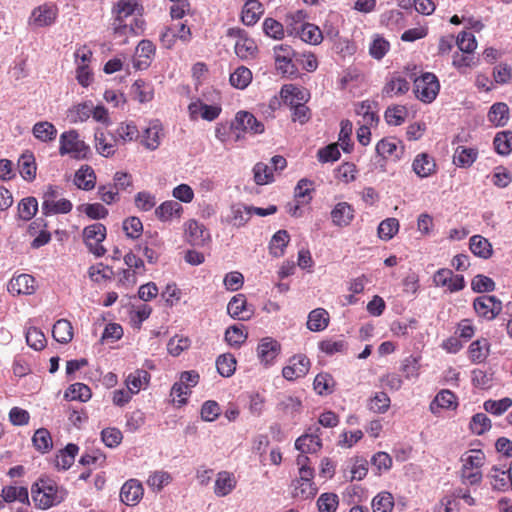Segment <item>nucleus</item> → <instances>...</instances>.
Instances as JSON below:
<instances>
[{
	"label": "nucleus",
	"mask_w": 512,
	"mask_h": 512,
	"mask_svg": "<svg viewBox=\"0 0 512 512\" xmlns=\"http://www.w3.org/2000/svg\"><path fill=\"white\" fill-rule=\"evenodd\" d=\"M59 144V153L62 156L69 154L74 159L82 160L87 159L91 153L89 145L79 139L76 130L63 132L60 135Z\"/></svg>",
	"instance_id": "7ed1b4c3"
},
{
	"label": "nucleus",
	"mask_w": 512,
	"mask_h": 512,
	"mask_svg": "<svg viewBox=\"0 0 512 512\" xmlns=\"http://www.w3.org/2000/svg\"><path fill=\"white\" fill-rule=\"evenodd\" d=\"M377 102L365 100L355 106V113L361 117L358 121L359 125H367L373 127L379 122V116L377 114Z\"/></svg>",
	"instance_id": "2eb2a0df"
},
{
	"label": "nucleus",
	"mask_w": 512,
	"mask_h": 512,
	"mask_svg": "<svg viewBox=\"0 0 512 512\" xmlns=\"http://www.w3.org/2000/svg\"><path fill=\"white\" fill-rule=\"evenodd\" d=\"M188 110L192 119H196L198 114L206 121H214L217 119L222 111L220 104H207L198 99L191 102Z\"/></svg>",
	"instance_id": "ddd939ff"
},
{
	"label": "nucleus",
	"mask_w": 512,
	"mask_h": 512,
	"mask_svg": "<svg viewBox=\"0 0 512 512\" xmlns=\"http://www.w3.org/2000/svg\"><path fill=\"white\" fill-rule=\"evenodd\" d=\"M495 151L506 156L512 151V131L505 130L498 132L493 140Z\"/></svg>",
	"instance_id": "09e8293b"
},
{
	"label": "nucleus",
	"mask_w": 512,
	"mask_h": 512,
	"mask_svg": "<svg viewBox=\"0 0 512 512\" xmlns=\"http://www.w3.org/2000/svg\"><path fill=\"white\" fill-rule=\"evenodd\" d=\"M231 129L238 132L261 134L264 132V124L258 121L252 113L239 111L231 124Z\"/></svg>",
	"instance_id": "6e6552de"
},
{
	"label": "nucleus",
	"mask_w": 512,
	"mask_h": 512,
	"mask_svg": "<svg viewBox=\"0 0 512 512\" xmlns=\"http://www.w3.org/2000/svg\"><path fill=\"white\" fill-rule=\"evenodd\" d=\"M8 291L13 295L33 294L35 292V279L29 274L18 275L10 280Z\"/></svg>",
	"instance_id": "a211bd4d"
},
{
	"label": "nucleus",
	"mask_w": 512,
	"mask_h": 512,
	"mask_svg": "<svg viewBox=\"0 0 512 512\" xmlns=\"http://www.w3.org/2000/svg\"><path fill=\"white\" fill-rule=\"evenodd\" d=\"M229 81L233 87L245 89L252 81V73L247 67L240 66L230 74Z\"/></svg>",
	"instance_id": "864d4df0"
},
{
	"label": "nucleus",
	"mask_w": 512,
	"mask_h": 512,
	"mask_svg": "<svg viewBox=\"0 0 512 512\" xmlns=\"http://www.w3.org/2000/svg\"><path fill=\"white\" fill-rule=\"evenodd\" d=\"M321 447V439H317V436L312 439L311 436L303 434L295 441V448L301 453H316Z\"/></svg>",
	"instance_id": "13d9d810"
},
{
	"label": "nucleus",
	"mask_w": 512,
	"mask_h": 512,
	"mask_svg": "<svg viewBox=\"0 0 512 512\" xmlns=\"http://www.w3.org/2000/svg\"><path fill=\"white\" fill-rule=\"evenodd\" d=\"M276 70L284 77L297 78L299 76V68L296 62V56H281L275 60Z\"/></svg>",
	"instance_id": "473e14b6"
},
{
	"label": "nucleus",
	"mask_w": 512,
	"mask_h": 512,
	"mask_svg": "<svg viewBox=\"0 0 512 512\" xmlns=\"http://www.w3.org/2000/svg\"><path fill=\"white\" fill-rule=\"evenodd\" d=\"M216 367L219 374L223 377H230L236 370V359L231 353L218 356Z\"/></svg>",
	"instance_id": "6e6d98bb"
},
{
	"label": "nucleus",
	"mask_w": 512,
	"mask_h": 512,
	"mask_svg": "<svg viewBox=\"0 0 512 512\" xmlns=\"http://www.w3.org/2000/svg\"><path fill=\"white\" fill-rule=\"evenodd\" d=\"M237 485L235 476L228 471H221L217 474L214 493L217 497H225L229 495Z\"/></svg>",
	"instance_id": "5701e85b"
},
{
	"label": "nucleus",
	"mask_w": 512,
	"mask_h": 512,
	"mask_svg": "<svg viewBox=\"0 0 512 512\" xmlns=\"http://www.w3.org/2000/svg\"><path fill=\"white\" fill-rule=\"evenodd\" d=\"M511 407L512 399L509 397H504L499 400L488 399L483 404L484 410L495 416H500L504 414Z\"/></svg>",
	"instance_id": "5fc2aeb1"
},
{
	"label": "nucleus",
	"mask_w": 512,
	"mask_h": 512,
	"mask_svg": "<svg viewBox=\"0 0 512 512\" xmlns=\"http://www.w3.org/2000/svg\"><path fill=\"white\" fill-rule=\"evenodd\" d=\"M412 169L418 177L426 178L435 172L436 163L427 153H420L415 157Z\"/></svg>",
	"instance_id": "b1692460"
},
{
	"label": "nucleus",
	"mask_w": 512,
	"mask_h": 512,
	"mask_svg": "<svg viewBox=\"0 0 512 512\" xmlns=\"http://www.w3.org/2000/svg\"><path fill=\"white\" fill-rule=\"evenodd\" d=\"M280 351V343L271 337L261 339L257 347L258 358L265 366L272 365Z\"/></svg>",
	"instance_id": "f8f14e48"
},
{
	"label": "nucleus",
	"mask_w": 512,
	"mask_h": 512,
	"mask_svg": "<svg viewBox=\"0 0 512 512\" xmlns=\"http://www.w3.org/2000/svg\"><path fill=\"white\" fill-rule=\"evenodd\" d=\"M302 408L301 400L292 395L282 394L278 398L276 410L286 416H295L299 414Z\"/></svg>",
	"instance_id": "393cba45"
},
{
	"label": "nucleus",
	"mask_w": 512,
	"mask_h": 512,
	"mask_svg": "<svg viewBox=\"0 0 512 512\" xmlns=\"http://www.w3.org/2000/svg\"><path fill=\"white\" fill-rule=\"evenodd\" d=\"M456 400L457 398L453 392L445 389L441 390L430 403V411L437 414L440 409L456 408L458 405Z\"/></svg>",
	"instance_id": "a878e982"
},
{
	"label": "nucleus",
	"mask_w": 512,
	"mask_h": 512,
	"mask_svg": "<svg viewBox=\"0 0 512 512\" xmlns=\"http://www.w3.org/2000/svg\"><path fill=\"white\" fill-rule=\"evenodd\" d=\"M391 400L389 396L381 391L376 392L367 402V408L373 413H385L390 407Z\"/></svg>",
	"instance_id": "603ef678"
},
{
	"label": "nucleus",
	"mask_w": 512,
	"mask_h": 512,
	"mask_svg": "<svg viewBox=\"0 0 512 512\" xmlns=\"http://www.w3.org/2000/svg\"><path fill=\"white\" fill-rule=\"evenodd\" d=\"M131 92L140 103L149 102L153 99L152 89L142 79H138L133 83Z\"/></svg>",
	"instance_id": "69168bd1"
},
{
	"label": "nucleus",
	"mask_w": 512,
	"mask_h": 512,
	"mask_svg": "<svg viewBox=\"0 0 512 512\" xmlns=\"http://www.w3.org/2000/svg\"><path fill=\"white\" fill-rule=\"evenodd\" d=\"M84 242L92 254L101 257L106 253L102 242L106 238V227L101 223L86 226L83 230Z\"/></svg>",
	"instance_id": "39448f33"
},
{
	"label": "nucleus",
	"mask_w": 512,
	"mask_h": 512,
	"mask_svg": "<svg viewBox=\"0 0 512 512\" xmlns=\"http://www.w3.org/2000/svg\"><path fill=\"white\" fill-rule=\"evenodd\" d=\"M56 15L57 8L55 6L43 4L33 10L30 21L37 27H45L55 21Z\"/></svg>",
	"instance_id": "6ab92c4d"
},
{
	"label": "nucleus",
	"mask_w": 512,
	"mask_h": 512,
	"mask_svg": "<svg viewBox=\"0 0 512 512\" xmlns=\"http://www.w3.org/2000/svg\"><path fill=\"white\" fill-rule=\"evenodd\" d=\"M228 314L238 320H248L252 310L248 309L247 301L243 294H237L231 298L227 305Z\"/></svg>",
	"instance_id": "aec40b11"
},
{
	"label": "nucleus",
	"mask_w": 512,
	"mask_h": 512,
	"mask_svg": "<svg viewBox=\"0 0 512 512\" xmlns=\"http://www.w3.org/2000/svg\"><path fill=\"white\" fill-rule=\"evenodd\" d=\"M263 14V6L258 0H248L241 13L242 22L246 26L254 25Z\"/></svg>",
	"instance_id": "cd10ccee"
},
{
	"label": "nucleus",
	"mask_w": 512,
	"mask_h": 512,
	"mask_svg": "<svg viewBox=\"0 0 512 512\" xmlns=\"http://www.w3.org/2000/svg\"><path fill=\"white\" fill-rule=\"evenodd\" d=\"M75 185L82 190H92L96 184V175L94 170L88 166H82L75 174Z\"/></svg>",
	"instance_id": "c85d7f7f"
},
{
	"label": "nucleus",
	"mask_w": 512,
	"mask_h": 512,
	"mask_svg": "<svg viewBox=\"0 0 512 512\" xmlns=\"http://www.w3.org/2000/svg\"><path fill=\"white\" fill-rule=\"evenodd\" d=\"M334 384V379L330 374L319 373L314 379L313 387L317 394L328 395L334 391Z\"/></svg>",
	"instance_id": "bf43d9fd"
},
{
	"label": "nucleus",
	"mask_w": 512,
	"mask_h": 512,
	"mask_svg": "<svg viewBox=\"0 0 512 512\" xmlns=\"http://www.w3.org/2000/svg\"><path fill=\"white\" fill-rule=\"evenodd\" d=\"M476 314L486 320H493L502 311V302L495 296L482 295L474 299Z\"/></svg>",
	"instance_id": "423d86ee"
},
{
	"label": "nucleus",
	"mask_w": 512,
	"mask_h": 512,
	"mask_svg": "<svg viewBox=\"0 0 512 512\" xmlns=\"http://www.w3.org/2000/svg\"><path fill=\"white\" fill-rule=\"evenodd\" d=\"M462 468L478 469L485 463V454L482 450L472 449L461 456Z\"/></svg>",
	"instance_id": "de8ad7c7"
},
{
	"label": "nucleus",
	"mask_w": 512,
	"mask_h": 512,
	"mask_svg": "<svg viewBox=\"0 0 512 512\" xmlns=\"http://www.w3.org/2000/svg\"><path fill=\"white\" fill-rule=\"evenodd\" d=\"M19 171L23 179L32 181L36 177V163L34 155L30 152L22 154L18 161Z\"/></svg>",
	"instance_id": "c03bdc74"
},
{
	"label": "nucleus",
	"mask_w": 512,
	"mask_h": 512,
	"mask_svg": "<svg viewBox=\"0 0 512 512\" xmlns=\"http://www.w3.org/2000/svg\"><path fill=\"white\" fill-rule=\"evenodd\" d=\"M329 314L323 308L312 310L308 315L307 328L313 332H320L327 328Z\"/></svg>",
	"instance_id": "c756f323"
},
{
	"label": "nucleus",
	"mask_w": 512,
	"mask_h": 512,
	"mask_svg": "<svg viewBox=\"0 0 512 512\" xmlns=\"http://www.w3.org/2000/svg\"><path fill=\"white\" fill-rule=\"evenodd\" d=\"M253 173L257 185H266L274 181L273 169L263 162L255 164Z\"/></svg>",
	"instance_id": "e2e57ef3"
},
{
	"label": "nucleus",
	"mask_w": 512,
	"mask_h": 512,
	"mask_svg": "<svg viewBox=\"0 0 512 512\" xmlns=\"http://www.w3.org/2000/svg\"><path fill=\"white\" fill-rule=\"evenodd\" d=\"M52 336L61 344L69 343L73 338L72 324L66 319L57 320L53 325Z\"/></svg>",
	"instance_id": "72a5a7b5"
},
{
	"label": "nucleus",
	"mask_w": 512,
	"mask_h": 512,
	"mask_svg": "<svg viewBox=\"0 0 512 512\" xmlns=\"http://www.w3.org/2000/svg\"><path fill=\"white\" fill-rule=\"evenodd\" d=\"M72 203L68 199H60L58 201L47 200L42 203V212L49 216L53 214H66L72 210Z\"/></svg>",
	"instance_id": "a19ab883"
},
{
	"label": "nucleus",
	"mask_w": 512,
	"mask_h": 512,
	"mask_svg": "<svg viewBox=\"0 0 512 512\" xmlns=\"http://www.w3.org/2000/svg\"><path fill=\"white\" fill-rule=\"evenodd\" d=\"M91 389L83 383H74L65 392V398L86 402L91 398Z\"/></svg>",
	"instance_id": "4d7b16f0"
},
{
	"label": "nucleus",
	"mask_w": 512,
	"mask_h": 512,
	"mask_svg": "<svg viewBox=\"0 0 512 512\" xmlns=\"http://www.w3.org/2000/svg\"><path fill=\"white\" fill-rule=\"evenodd\" d=\"M310 360L303 354L294 355L289 360V365L282 370V375L286 380L292 381L305 376L310 369Z\"/></svg>",
	"instance_id": "9b49d317"
},
{
	"label": "nucleus",
	"mask_w": 512,
	"mask_h": 512,
	"mask_svg": "<svg viewBox=\"0 0 512 512\" xmlns=\"http://www.w3.org/2000/svg\"><path fill=\"white\" fill-rule=\"evenodd\" d=\"M410 88L409 82L403 77H393L383 87L382 94L387 97L405 94Z\"/></svg>",
	"instance_id": "49530a36"
},
{
	"label": "nucleus",
	"mask_w": 512,
	"mask_h": 512,
	"mask_svg": "<svg viewBox=\"0 0 512 512\" xmlns=\"http://www.w3.org/2000/svg\"><path fill=\"white\" fill-rule=\"evenodd\" d=\"M247 339V333L244 332L243 326L233 325L226 329L225 340L235 348H239Z\"/></svg>",
	"instance_id": "680f3d73"
},
{
	"label": "nucleus",
	"mask_w": 512,
	"mask_h": 512,
	"mask_svg": "<svg viewBox=\"0 0 512 512\" xmlns=\"http://www.w3.org/2000/svg\"><path fill=\"white\" fill-rule=\"evenodd\" d=\"M230 212V222L236 227L244 226L251 218L250 208L244 204L232 205Z\"/></svg>",
	"instance_id": "3c124183"
},
{
	"label": "nucleus",
	"mask_w": 512,
	"mask_h": 512,
	"mask_svg": "<svg viewBox=\"0 0 512 512\" xmlns=\"http://www.w3.org/2000/svg\"><path fill=\"white\" fill-rule=\"evenodd\" d=\"M399 230V222L396 218H387L378 226V236L380 239L388 241L394 237Z\"/></svg>",
	"instance_id": "338daca9"
},
{
	"label": "nucleus",
	"mask_w": 512,
	"mask_h": 512,
	"mask_svg": "<svg viewBox=\"0 0 512 512\" xmlns=\"http://www.w3.org/2000/svg\"><path fill=\"white\" fill-rule=\"evenodd\" d=\"M487 478L490 479V484L494 490H512V484H510L509 475L507 474V471L498 466H493L490 469V471L487 474Z\"/></svg>",
	"instance_id": "bb28decb"
},
{
	"label": "nucleus",
	"mask_w": 512,
	"mask_h": 512,
	"mask_svg": "<svg viewBox=\"0 0 512 512\" xmlns=\"http://www.w3.org/2000/svg\"><path fill=\"white\" fill-rule=\"evenodd\" d=\"M31 495L35 506L46 510L62 503L68 492L50 478H40L31 487Z\"/></svg>",
	"instance_id": "f257e3e1"
},
{
	"label": "nucleus",
	"mask_w": 512,
	"mask_h": 512,
	"mask_svg": "<svg viewBox=\"0 0 512 512\" xmlns=\"http://www.w3.org/2000/svg\"><path fill=\"white\" fill-rule=\"evenodd\" d=\"M150 381V374L143 369L135 370L126 378V386L133 393L137 394L144 389Z\"/></svg>",
	"instance_id": "2f4dec72"
},
{
	"label": "nucleus",
	"mask_w": 512,
	"mask_h": 512,
	"mask_svg": "<svg viewBox=\"0 0 512 512\" xmlns=\"http://www.w3.org/2000/svg\"><path fill=\"white\" fill-rule=\"evenodd\" d=\"M394 507V499L391 493L383 491L372 500L373 512H391Z\"/></svg>",
	"instance_id": "0e129e2a"
},
{
	"label": "nucleus",
	"mask_w": 512,
	"mask_h": 512,
	"mask_svg": "<svg viewBox=\"0 0 512 512\" xmlns=\"http://www.w3.org/2000/svg\"><path fill=\"white\" fill-rule=\"evenodd\" d=\"M2 498L7 503L19 501L23 504H29L28 489L24 486H5V487H3Z\"/></svg>",
	"instance_id": "4c0bfd02"
},
{
	"label": "nucleus",
	"mask_w": 512,
	"mask_h": 512,
	"mask_svg": "<svg viewBox=\"0 0 512 512\" xmlns=\"http://www.w3.org/2000/svg\"><path fill=\"white\" fill-rule=\"evenodd\" d=\"M143 496V487L136 479L125 482L120 490V500L128 506L136 505Z\"/></svg>",
	"instance_id": "dca6fc26"
},
{
	"label": "nucleus",
	"mask_w": 512,
	"mask_h": 512,
	"mask_svg": "<svg viewBox=\"0 0 512 512\" xmlns=\"http://www.w3.org/2000/svg\"><path fill=\"white\" fill-rule=\"evenodd\" d=\"M433 283L437 287H446L451 293L464 289L465 280L463 275L454 274L452 270L441 268L433 275Z\"/></svg>",
	"instance_id": "0eeeda50"
},
{
	"label": "nucleus",
	"mask_w": 512,
	"mask_h": 512,
	"mask_svg": "<svg viewBox=\"0 0 512 512\" xmlns=\"http://www.w3.org/2000/svg\"><path fill=\"white\" fill-rule=\"evenodd\" d=\"M258 51V47L253 39L242 35L235 44V53L241 59L253 58Z\"/></svg>",
	"instance_id": "58836bf2"
},
{
	"label": "nucleus",
	"mask_w": 512,
	"mask_h": 512,
	"mask_svg": "<svg viewBox=\"0 0 512 512\" xmlns=\"http://www.w3.org/2000/svg\"><path fill=\"white\" fill-rule=\"evenodd\" d=\"M32 133L41 142H50L56 139L57 129L48 121H40L34 124Z\"/></svg>",
	"instance_id": "f704fd0d"
},
{
	"label": "nucleus",
	"mask_w": 512,
	"mask_h": 512,
	"mask_svg": "<svg viewBox=\"0 0 512 512\" xmlns=\"http://www.w3.org/2000/svg\"><path fill=\"white\" fill-rule=\"evenodd\" d=\"M32 443L35 449L42 454L48 453L53 447L51 434L46 428H39L35 431Z\"/></svg>",
	"instance_id": "79ce46f5"
},
{
	"label": "nucleus",
	"mask_w": 512,
	"mask_h": 512,
	"mask_svg": "<svg viewBox=\"0 0 512 512\" xmlns=\"http://www.w3.org/2000/svg\"><path fill=\"white\" fill-rule=\"evenodd\" d=\"M186 241L192 246H204L210 239V233L206 227L194 219L184 224Z\"/></svg>",
	"instance_id": "1a4fd4ad"
},
{
	"label": "nucleus",
	"mask_w": 512,
	"mask_h": 512,
	"mask_svg": "<svg viewBox=\"0 0 512 512\" xmlns=\"http://www.w3.org/2000/svg\"><path fill=\"white\" fill-rule=\"evenodd\" d=\"M293 492L292 495L295 498H300L302 500L313 498L318 489L313 482H301V481H293L292 483Z\"/></svg>",
	"instance_id": "052dcab7"
},
{
	"label": "nucleus",
	"mask_w": 512,
	"mask_h": 512,
	"mask_svg": "<svg viewBox=\"0 0 512 512\" xmlns=\"http://www.w3.org/2000/svg\"><path fill=\"white\" fill-rule=\"evenodd\" d=\"M112 136L115 142L122 141L126 143L136 140L139 137V131L133 122H123L116 128Z\"/></svg>",
	"instance_id": "e433bc0d"
},
{
	"label": "nucleus",
	"mask_w": 512,
	"mask_h": 512,
	"mask_svg": "<svg viewBox=\"0 0 512 512\" xmlns=\"http://www.w3.org/2000/svg\"><path fill=\"white\" fill-rule=\"evenodd\" d=\"M163 136V125L161 121L153 119L149 121L148 126L143 130L141 143L146 149L154 151L160 146Z\"/></svg>",
	"instance_id": "9d476101"
},
{
	"label": "nucleus",
	"mask_w": 512,
	"mask_h": 512,
	"mask_svg": "<svg viewBox=\"0 0 512 512\" xmlns=\"http://www.w3.org/2000/svg\"><path fill=\"white\" fill-rule=\"evenodd\" d=\"M289 241L290 236L286 230L277 231L269 243L270 254L277 258L283 256Z\"/></svg>",
	"instance_id": "c9c22d12"
},
{
	"label": "nucleus",
	"mask_w": 512,
	"mask_h": 512,
	"mask_svg": "<svg viewBox=\"0 0 512 512\" xmlns=\"http://www.w3.org/2000/svg\"><path fill=\"white\" fill-rule=\"evenodd\" d=\"M137 10V3L119 1L115 8L114 32H138L143 31L146 22Z\"/></svg>",
	"instance_id": "f03ea898"
},
{
	"label": "nucleus",
	"mask_w": 512,
	"mask_h": 512,
	"mask_svg": "<svg viewBox=\"0 0 512 512\" xmlns=\"http://www.w3.org/2000/svg\"><path fill=\"white\" fill-rule=\"evenodd\" d=\"M78 451L79 448L76 444L69 443L56 455L55 466L61 470L69 469L73 465Z\"/></svg>",
	"instance_id": "7c9ffc66"
},
{
	"label": "nucleus",
	"mask_w": 512,
	"mask_h": 512,
	"mask_svg": "<svg viewBox=\"0 0 512 512\" xmlns=\"http://www.w3.org/2000/svg\"><path fill=\"white\" fill-rule=\"evenodd\" d=\"M376 152L383 158L393 157L394 160H399L404 153V147L395 138H383L376 144Z\"/></svg>",
	"instance_id": "f3484780"
},
{
	"label": "nucleus",
	"mask_w": 512,
	"mask_h": 512,
	"mask_svg": "<svg viewBox=\"0 0 512 512\" xmlns=\"http://www.w3.org/2000/svg\"><path fill=\"white\" fill-rule=\"evenodd\" d=\"M468 352L472 362L481 363L489 354V343L486 339L476 340L470 344Z\"/></svg>",
	"instance_id": "8fccbe9b"
},
{
	"label": "nucleus",
	"mask_w": 512,
	"mask_h": 512,
	"mask_svg": "<svg viewBox=\"0 0 512 512\" xmlns=\"http://www.w3.org/2000/svg\"><path fill=\"white\" fill-rule=\"evenodd\" d=\"M285 25L287 32H321L316 25L306 21V14L300 10L287 14Z\"/></svg>",
	"instance_id": "4468645a"
},
{
	"label": "nucleus",
	"mask_w": 512,
	"mask_h": 512,
	"mask_svg": "<svg viewBox=\"0 0 512 512\" xmlns=\"http://www.w3.org/2000/svg\"><path fill=\"white\" fill-rule=\"evenodd\" d=\"M509 119V108L507 104L499 102L491 106L488 112V120L497 127L504 126Z\"/></svg>",
	"instance_id": "ea45409f"
},
{
	"label": "nucleus",
	"mask_w": 512,
	"mask_h": 512,
	"mask_svg": "<svg viewBox=\"0 0 512 512\" xmlns=\"http://www.w3.org/2000/svg\"><path fill=\"white\" fill-rule=\"evenodd\" d=\"M182 213V205L174 200L165 201L155 209L156 217L162 222H170L173 219H180Z\"/></svg>",
	"instance_id": "412c9836"
},
{
	"label": "nucleus",
	"mask_w": 512,
	"mask_h": 512,
	"mask_svg": "<svg viewBox=\"0 0 512 512\" xmlns=\"http://www.w3.org/2000/svg\"><path fill=\"white\" fill-rule=\"evenodd\" d=\"M470 250L475 256L483 259H487L492 255L491 244L481 235H474L470 238Z\"/></svg>",
	"instance_id": "a18cd8bd"
},
{
	"label": "nucleus",
	"mask_w": 512,
	"mask_h": 512,
	"mask_svg": "<svg viewBox=\"0 0 512 512\" xmlns=\"http://www.w3.org/2000/svg\"><path fill=\"white\" fill-rule=\"evenodd\" d=\"M439 90L438 78L433 73H423L414 80V93L424 103H431L437 97Z\"/></svg>",
	"instance_id": "20e7f679"
},
{
	"label": "nucleus",
	"mask_w": 512,
	"mask_h": 512,
	"mask_svg": "<svg viewBox=\"0 0 512 512\" xmlns=\"http://www.w3.org/2000/svg\"><path fill=\"white\" fill-rule=\"evenodd\" d=\"M25 337L28 346L36 351L42 350L46 345L44 333L36 327H29L26 331Z\"/></svg>",
	"instance_id": "774afa93"
},
{
	"label": "nucleus",
	"mask_w": 512,
	"mask_h": 512,
	"mask_svg": "<svg viewBox=\"0 0 512 512\" xmlns=\"http://www.w3.org/2000/svg\"><path fill=\"white\" fill-rule=\"evenodd\" d=\"M354 218V209L347 202H339L331 211V219L335 226L346 227Z\"/></svg>",
	"instance_id": "4be33fe9"
},
{
	"label": "nucleus",
	"mask_w": 512,
	"mask_h": 512,
	"mask_svg": "<svg viewBox=\"0 0 512 512\" xmlns=\"http://www.w3.org/2000/svg\"><path fill=\"white\" fill-rule=\"evenodd\" d=\"M478 152L474 148L458 147L455 151L453 162L458 167H470L477 159Z\"/></svg>",
	"instance_id": "37998d69"
}]
</instances>
